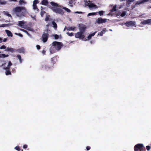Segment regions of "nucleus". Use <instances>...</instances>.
Listing matches in <instances>:
<instances>
[{"instance_id": "nucleus-16", "label": "nucleus", "mask_w": 151, "mask_h": 151, "mask_svg": "<svg viewBox=\"0 0 151 151\" xmlns=\"http://www.w3.org/2000/svg\"><path fill=\"white\" fill-rule=\"evenodd\" d=\"M125 24L126 26L129 27L132 25V22L131 21L127 22Z\"/></svg>"}, {"instance_id": "nucleus-12", "label": "nucleus", "mask_w": 151, "mask_h": 151, "mask_svg": "<svg viewBox=\"0 0 151 151\" xmlns=\"http://www.w3.org/2000/svg\"><path fill=\"white\" fill-rule=\"evenodd\" d=\"M107 31V30L106 29H103L102 31L99 32L97 35L98 36H102Z\"/></svg>"}, {"instance_id": "nucleus-58", "label": "nucleus", "mask_w": 151, "mask_h": 151, "mask_svg": "<svg viewBox=\"0 0 151 151\" xmlns=\"http://www.w3.org/2000/svg\"><path fill=\"white\" fill-rule=\"evenodd\" d=\"M32 17V18L34 20H35V17Z\"/></svg>"}, {"instance_id": "nucleus-60", "label": "nucleus", "mask_w": 151, "mask_h": 151, "mask_svg": "<svg viewBox=\"0 0 151 151\" xmlns=\"http://www.w3.org/2000/svg\"><path fill=\"white\" fill-rule=\"evenodd\" d=\"M49 25L47 24L46 25V27H47V29H48V27L49 26Z\"/></svg>"}, {"instance_id": "nucleus-1", "label": "nucleus", "mask_w": 151, "mask_h": 151, "mask_svg": "<svg viewBox=\"0 0 151 151\" xmlns=\"http://www.w3.org/2000/svg\"><path fill=\"white\" fill-rule=\"evenodd\" d=\"M63 46V44L60 42L54 41L52 44V46L50 49V52L51 53H53L56 51L59 50Z\"/></svg>"}, {"instance_id": "nucleus-24", "label": "nucleus", "mask_w": 151, "mask_h": 151, "mask_svg": "<svg viewBox=\"0 0 151 151\" xmlns=\"http://www.w3.org/2000/svg\"><path fill=\"white\" fill-rule=\"evenodd\" d=\"M19 3L20 5H23L26 4V3L24 1V0H19Z\"/></svg>"}, {"instance_id": "nucleus-55", "label": "nucleus", "mask_w": 151, "mask_h": 151, "mask_svg": "<svg viewBox=\"0 0 151 151\" xmlns=\"http://www.w3.org/2000/svg\"><path fill=\"white\" fill-rule=\"evenodd\" d=\"M69 3L70 4H71L72 3V1L71 0H70V1H69Z\"/></svg>"}, {"instance_id": "nucleus-14", "label": "nucleus", "mask_w": 151, "mask_h": 151, "mask_svg": "<svg viewBox=\"0 0 151 151\" xmlns=\"http://www.w3.org/2000/svg\"><path fill=\"white\" fill-rule=\"evenodd\" d=\"M149 0H139L137 2L136 4H139L147 2Z\"/></svg>"}, {"instance_id": "nucleus-3", "label": "nucleus", "mask_w": 151, "mask_h": 151, "mask_svg": "<svg viewBox=\"0 0 151 151\" xmlns=\"http://www.w3.org/2000/svg\"><path fill=\"white\" fill-rule=\"evenodd\" d=\"M13 10L19 17L23 16L26 12V9L24 7H17L14 8Z\"/></svg>"}, {"instance_id": "nucleus-59", "label": "nucleus", "mask_w": 151, "mask_h": 151, "mask_svg": "<svg viewBox=\"0 0 151 151\" xmlns=\"http://www.w3.org/2000/svg\"><path fill=\"white\" fill-rule=\"evenodd\" d=\"M26 29H27L28 30H31V28H28L27 29L26 28Z\"/></svg>"}, {"instance_id": "nucleus-57", "label": "nucleus", "mask_w": 151, "mask_h": 151, "mask_svg": "<svg viewBox=\"0 0 151 151\" xmlns=\"http://www.w3.org/2000/svg\"><path fill=\"white\" fill-rule=\"evenodd\" d=\"M125 23H123L122 24H120L122 26H123L124 25H125Z\"/></svg>"}, {"instance_id": "nucleus-46", "label": "nucleus", "mask_w": 151, "mask_h": 151, "mask_svg": "<svg viewBox=\"0 0 151 151\" xmlns=\"http://www.w3.org/2000/svg\"><path fill=\"white\" fill-rule=\"evenodd\" d=\"M82 13V12H74V13L76 14V13H78V14H81Z\"/></svg>"}, {"instance_id": "nucleus-17", "label": "nucleus", "mask_w": 151, "mask_h": 151, "mask_svg": "<svg viewBox=\"0 0 151 151\" xmlns=\"http://www.w3.org/2000/svg\"><path fill=\"white\" fill-rule=\"evenodd\" d=\"M48 3V0H43L41 4L44 5H47Z\"/></svg>"}, {"instance_id": "nucleus-47", "label": "nucleus", "mask_w": 151, "mask_h": 151, "mask_svg": "<svg viewBox=\"0 0 151 151\" xmlns=\"http://www.w3.org/2000/svg\"><path fill=\"white\" fill-rule=\"evenodd\" d=\"M36 47L37 49L39 50L40 49V46L39 45H37L36 46Z\"/></svg>"}, {"instance_id": "nucleus-19", "label": "nucleus", "mask_w": 151, "mask_h": 151, "mask_svg": "<svg viewBox=\"0 0 151 151\" xmlns=\"http://www.w3.org/2000/svg\"><path fill=\"white\" fill-rule=\"evenodd\" d=\"M9 56L8 55H5L1 53V52H0V58H4L5 57H8Z\"/></svg>"}, {"instance_id": "nucleus-18", "label": "nucleus", "mask_w": 151, "mask_h": 151, "mask_svg": "<svg viewBox=\"0 0 151 151\" xmlns=\"http://www.w3.org/2000/svg\"><path fill=\"white\" fill-rule=\"evenodd\" d=\"M17 51L19 53H24V50L23 48L18 49Z\"/></svg>"}, {"instance_id": "nucleus-7", "label": "nucleus", "mask_w": 151, "mask_h": 151, "mask_svg": "<svg viewBox=\"0 0 151 151\" xmlns=\"http://www.w3.org/2000/svg\"><path fill=\"white\" fill-rule=\"evenodd\" d=\"M48 34L47 32H44L42 36V40L43 42H46L48 39Z\"/></svg>"}, {"instance_id": "nucleus-23", "label": "nucleus", "mask_w": 151, "mask_h": 151, "mask_svg": "<svg viewBox=\"0 0 151 151\" xmlns=\"http://www.w3.org/2000/svg\"><path fill=\"white\" fill-rule=\"evenodd\" d=\"M96 32H95L93 33L92 34L90 35L87 37L88 40H89L90 39H91L92 37L95 34Z\"/></svg>"}, {"instance_id": "nucleus-9", "label": "nucleus", "mask_w": 151, "mask_h": 151, "mask_svg": "<svg viewBox=\"0 0 151 151\" xmlns=\"http://www.w3.org/2000/svg\"><path fill=\"white\" fill-rule=\"evenodd\" d=\"M86 5L88 6L89 8L95 7L96 5L93 4L90 1H88L85 3Z\"/></svg>"}, {"instance_id": "nucleus-29", "label": "nucleus", "mask_w": 151, "mask_h": 151, "mask_svg": "<svg viewBox=\"0 0 151 151\" xmlns=\"http://www.w3.org/2000/svg\"><path fill=\"white\" fill-rule=\"evenodd\" d=\"M8 24H0V27H7L8 26Z\"/></svg>"}, {"instance_id": "nucleus-4", "label": "nucleus", "mask_w": 151, "mask_h": 151, "mask_svg": "<svg viewBox=\"0 0 151 151\" xmlns=\"http://www.w3.org/2000/svg\"><path fill=\"white\" fill-rule=\"evenodd\" d=\"M6 64V63H4L1 65H0V67H2L4 70H6L5 72L6 75H7L11 74V72L9 70L10 67L12 65V63L10 61H9L7 67H6L5 65Z\"/></svg>"}, {"instance_id": "nucleus-35", "label": "nucleus", "mask_w": 151, "mask_h": 151, "mask_svg": "<svg viewBox=\"0 0 151 151\" xmlns=\"http://www.w3.org/2000/svg\"><path fill=\"white\" fill-rule=\"evenodd\" d=\"M104 12L102 11H99L98 12L100 16L103 15V14Z\"/></svg>"}, {"instance_id": "nucleus-27", "label": "nucleus", "mask_w": 151, "mask_h": 151, "mask_svg": "<svg viewBox=\"0 0 151 151\" xmlns=\"http://www.w3.org/2000/svg\"><path fill=\"white\" fill-rule=\"evenodd\" d=\"M52 24L53 27L55 29H56L57 28V25L56 23L55 22L53 21L52 22Z\"/></svg>"}, {"instance_id": "nucleus-41", "label": "nucleus", "mask_w": 151, "mask_h": 151, "mask_svg": "<svg viewBox=\"0 0 151 151\" xmlns=\"http://www.w3.org/2000/svg\"><path fill=\"white\" fill-rule=\"evenodd\" d=\"M6 48V47L4 45H2L0 48V49H5Z\"/></svg>"}, {"instance_id": "nucleus-56", "label": "nucleus", "mask_w": 151, "mask_h": 151, "mask_svg": "<svg viewBox=\"0 0 151 151\" xmlns=\"http://www.w3.org/2000/svg\"><path fill=\"white\" fill-rule=\"evenodd\" d=\"M116 16H118V15H119V14H118V12H116Z\"/></svg>"}, {"instance_id": "nucleus-44", "label": "nucleus", "mask_w": 151, "mask_h": 151, "mask_svg": "<svg viewBox=\"0 0 151 151\" xmlns=\"http://www.w3.org/2000/svg\"><path fill=\"white\" fill-rule=\"evenodd\" d=\"M15 149L18 151H19L20 150L19 147L18 146L16 147H15Z\"/></svg>"}, {"instance_id": "nucleus-5", "label": "nucleus", "mask_w": 151, "mask_h": 151, "mask_svg": "<svg viewBox=\"0 0 151 151\" xmlns=\"http://www.w3.org/2000/svg\"><path fill=\"white\" fill-rule=\"evenodd\" d=\"M134 151H145L146 149L143 145L142 144H138L134 147Z\"/></svg>"}, {"instance_id": "nucleus-28", "label": "nucleus", "mask_w": 151, "mask_h": 151, "mask_svg": "<svg viewBox=\"0 0 151 151\" xmlns=\"http://www.w3.org/2000/svg\"><path fill=\"white\" fill-rule=\"evenodd\" d=\"M126 1L128 4H130L132 1V0H120L121 1Z\"/></svg>"}, {"instance_id": "nucleus-62", "label": "nucleus", "mask_w": 151, "mask_h": 151, "mask_svg": "<svg viewBox=\"0 0 151 151\" xmlns=\"http://www.w3.org/2000/svg\"><path fill=\"white\" fill-rule=\"evenodd\" d=\"M73 42V41H71L70 43H72Z\"/></svg>"}, {"instance_id": "nucleus-39", "label": "nucleus", "mask_w": 151, "mask_h": 151, "mask_svg": "<svg viewBox=\"0 0 151 151\" xmlns=\"http://www.w3.org/2000/svg\"><path fill=\"white\" fill-rule=\"evenodd\" d=\"M33 9L34 10L37 9V11H38L37 10V6H36V5H34L33 4Z\"/></svg>"}, {"instance_id": "nucleus-21", "label": "nucleus", "mask_w": 151, "mask_h": 151, "mask_svg": "<svg viewBox=\"0 0 151 151\" xmlns=\"http://www.w3.org/2000/svg\"><path fill=\"white\" fill-rule=\"evenodd\" d=\"M76 28L75 27H68L67 30L69 31H74Z\"/></svg>"}, {"instance_id": "nucleus-6", "label": "nucleus", "mask_w": 151, "mask_h": 151, "mask_svg": "<svg viewBox=\"0 0 151 151\" xmlns=\"http://www.w3.org/2000/svg\"><path fill=\"white\" fill-rule=\"evenodd\" d=\"M75 37L77 38H79L83 41H86L87 39L85 37V36L83 35V33L79 32L75 34Z\"/></svg>"}, {"instance_id": "nucleus-26", "label": "nucleus", "mask_w": 151, "mask_h": 151, "mask_svg": "<svg viewBox=\"0 0 151 151\" xmlns=\"http://www.w3.org/2000/svg\"><path fill=\"white\" fill-rule=\"evenodd\" d=\"M62 9H64L67 12L70 13L71 12V11L70 9H68L66 7H62Z\"/></svg>"}, {"instance_id": "nucleus-31", "label": "nucleus", "mask_w": 151, "mask_h": 151, "mask_svg": "<svg viewBox=\"0 0 151 151\" xmlns=\"http://www.w3.org/2000/svg\"><path fill=\"white\" fill-rule=\"evenodd\" d=\"M95 14H96L95 12L89 13L88 14L87 16H90L94 15H95Z\"/></svg>"}, {"instance_id": "nucleus-48", "label": "nucleus", "mask_w": 151, "mask_h": 151, "mask_svg": "<svg viewBox=\"0 0 151 151\" xmlns=\"http://www.w3.org/2000/svg\"><path fill=\"white\" fill-rule=\"evenodd\" d=\"M86 148L87 150H88L90 149V147L89 146H87L86 147Z\"/></svg>"}, {"instance_id": "nucleus-32", "label": "nucleus", "mask_w": 151, "mask_h": 151, "mask_svg": "<svg viewBox=\"0 0 151 151\" xmlns=\"http://www.w3.org/2000/svg\"><path fill=\"white\" fill-rule=\"evenodd\" d=\"M20 30L23 32H24L26 33L27 35H29V34L28 33V32L26 30H25L24 29H20Z\"/></svg>"}, {"instance_id": "nucleus-42", "label": "nucleus", "mask_w": 151, "mask_h": 151, "mask_svg": "<svg viewBox=\"0 0 151 151\" xmlns=\"http://www.w3.org/2000/svg\"><path fill=\"white\" fill-rule=\"evenodd\" d=\"M45 13V12L44 11H42V10L41 11V12L40 14H41V15L42 17L43 16V15Z\"/></svg>"}, {"instance_id": "nucleus-45", "label": "nucleus", "mask_w": 151, "mask_h": 151, "mask_svg": "<svg viewBox=\"0 0 151 151\" xmlns=\"http://www.w3.org/2000/svg\"><path fill=\"white\" fill-rule=\"evenodd\" d=\"M146 149L148 151L150 149V147L149 146H146Z\"/></svg>"}, {"instance_id": "nucleus-51", "label": "nucleus", "mask_w": 151, "mask_h": 151, "mask_svg": "<svg viewBox=\"0 0 151 151\" xmlns=\"http://www.w3.org/2000/svg\"><path fill=\"white\" fill-rule=\"evenodd\" d=\"M133 23L132 24H133L132 25H133V26H134L135 25V22H133V23Z\"/></svg>"}, {"instance_id": "nucleus-40", "label": "nucleus", "mask_w": 151, "mask_h": 151, "mask_svg": "<svg viewBox=\"0 0 151 151\" xmlns=\"http://www.w3.org/2000/svg\"><path fill=\"white\" fill-rule=\"evenodd\" d=\"M126 15V13L124 12H123L121 14V17H123Z\"/></svg>"}, {"instance_id": "nucleus-36", "label": "nucleus", "mask_w": 151, "mask_h": 151, "mask_svg": "<svg viewBox=\"0 0 151 151\" xmlns=\"http://www.w3.org/2000/svg\"><path fill=\"white\" fill-rule=\"evenodd\" d=\"M67 34L68 36H72L73 35V33H69L68 32L67 33Z\"/></svg>"}, {"instance_id": "nucleus-8", "label": "nucleus", "mask_w": 151, "mask_h": 151, "mask_svg": "<svg viewBox=\"0 0 151 151\" xmlns=\"http://www.w3.org/2000/svg\"><path fill=\"white\" fill-rule=\"evenodd\" d=\"M107 19H103L101 18H98L96 20V22L99 24L102 23H105L106 22Z\"/></svg>"}, {"instance_id": "nucleus-22", "label": "nucleus", "mask_w": 151, "mask_h": 151, "mask_svg": "<svg viewBox=\"0 0 151 151\" xmlns=\"http://www.w3.org/2000/svg\"><path fill=\"white\" fill-rule=\"evenodd\" d=\"M17 57L19 60L20 63H22V59L21 55H18L17 56Z\"/></svg>"}, {"instance_id": "nucleus-37", "label": "nucleus", "mask_w": 151, "mask_h": 151, "mask_svg": "<svg viewBox=\"0 0 151 151\" xmlns=\"http://www.w3.org/2000/svg\"><path fill=\"white\" fill-rule=\"evenodd\" d=\"M116 10V6H113L112 9L111 10V12H114Z\"/></svg>"}, {"instance_id": "nucleus-49", "label": "nucleus", "mask_w": 151, "mask_h": 151, "mask_svg": "<svg viewBox=\"0 0 151 151\" xmlns=\"http://www.w3.org/2000/svg\"><path fill=\"white\" fill-rule=\"evenodd\" d=\"M27 147V145H24L23 146V148H26Z\"/></svg>"}, {"instance_id": "nucleus-53", "label": "nucleus", "mask_w": 151, "mask_h": 151, "mask_svg": "<svg viewBox=\"0 0 151 151\" xmlns=\"http://www.w3.org/2000/svg\"><path fill=\"white\" fill-rule=\"evenodd\" d=\"M2 39L0 37V43H1L2 42Z\"/></svg>"}, {"instance_id": "nucleus-52", "label": "nucleus", "mask_w": 151, "mask_h": 151, "mask_svg": "<svg viewBox=\"0 0 151 151\" xmlns=\"http://www.w3.org/2000/svg\"><path fill=\"white\" fill-rule=\"evenodd\" d=\"M45 52V50H43L42 52V53H43V54H44Z\"/></svg>"}, {"instance_id": "nucleus-15", "label": "nucleus", "mask_w": 151, "mask_h": 151, "mask_svg": "<svg viewBox=\"0 0 151 151\" xmlns=\"http://www.w3.org/2000/svg\"><path fill=\"white\" fill-rule=\"evenodd\" d=\"M5 31L8 36L11 37H12V34L10 31L7 30H6Z\"/></svg>"}, {"instance_id": "nucleus-20", "label": "nucleus", "mask_w": 151, "mask_h": 151, "mask_svg": "<svg viewBox=\"0 0 151 151\" xmlns=\"http://www.w3.org/2000/svg\"><path fill=\"white\" fill-rule=\"evenodd\" d=\"M5 51H10L11 52H13L14 51V50L13 48H12L7 47L5 50Z\"/></svg>"}, {"instance_id": "nucleus-34", "label": "nucleus", "mask_w": 151, "mask_h": 151, "mask_svg": "<svg viewBox=\"0 0 151 151\" xmlns=\"http://www.w3.org/2000/svg\"><path fill=\"white\" fill-rule=\"evenodd\" d=\"M52 36L54 37L56 39H58L59 37L58 35H52Z\"/></svg>"}, {"instance_id": "nucleus-38", "label": "nucleus", "mask_w": 151, "mask_h": 151, "mask_svg": "<svg viewBox=\"0 0 151 151\" xmlns=\"http://www.w3.org/2000/svg\"><path fill=\"white\" fill-rule=\"evenodd\" d=\"M15 34L16 35H18L21 37H23L22 35L20 33H15Z\"/></svg>"}, {"instance_id": "nucleus-63", "label": "nucleus", "mask_w": 151, "mask_h": 151, "mask_svg": "<svg viewBox=\"0 0 151 151\" xmlns=\"http://www.w3.org/2000/svg\"><path fill=\"white\" fill-rule=\"evenodd\" d=\"M134 0H132L133 1Z\"/></svg>"}, {"instance_id": "nucleus-11", "label": "nucleus", "mask_w": 151, "mask_h": 151, "mask_svg": "<svg viewBox=\"0 0 151 151\" xmlns=\"http://www.w3.org/2000/svg\"><path fill=\"white\" fill-rule=\"evenodd\" d=\"M151 22V19H148L144 20L141 22V24H146L150 23Z\"/></svg>"}, {"instance_id": "nucleus-13", "label": "nucleus", "mask_w": 151, "mask_h": 151, "mask_svg": "<svg viewBox=\"0 0 151 151\" xmlns=\"http://www.w3.org/2000/svg\"><path fill=\"white\" fill-rule=\"evenodd\" d=\"M85 29V26L83 25H81V26H80L79 28L80 32H81L83 33L84 32Z\"/></svg>"}, {"instance_id": "nucleus-50", "label": "nucleus", "mask_w": 151, "mask_h": 151, "mask_svg": "<svg viewBox=\"0 0 151 151\" xmlns=\"http://www.w3.org/2000/svg\"><path fill=\"white\" fill-rule=\"evenodd\" d=\"M7 40V38H4L3 40V41L4 42H5Z\"/></svg>"}, {"instance_id": "nucleus-25", "label": "nucleus", "mask_w": 151, "mask_h": 151, "mask_svg": "<svg viewBox=\"0 0 151 151\" xmlns=\"http://www.w3.org/2000/svg\"><path fill=\"white\" fill-rule=\"evenodd\" d=\"M7 1L5 0H0V5H5Z\"/></svg>"}, {"instance_id": "nucleus-54", "label": "nucleus", "mask_w": 151, "mask_h": 151, "mask_svg": "<svg viewBox=\"0 0 151 151\" xmlns=\"http://www.w3.org/2000/svg\"><path fill=\"white\" fill-rule=\"evenodd\" d=\"M67 28H68V27H65L64 30H63V31H64L66 29H67Z\"/></svg>"}, {"instance_id": "nucleus-2", "label": "nucleus", "mask_w": 151, "mask_h": 151, "mask_svg": "<svg viewBox=\"0 0 151 151\" xmlns=\"http://www.w3.org/2000/svg\"><path fill=\"white\" fill-rule=\"evenodd\" d=\"M51 5V9L52 10L55 12L60 14L61 15H63L64 12L59 7L61 6L60 5L54 2H50Z\"/></svg>"}, {"instance_id": "nucleus-30", "label": "nucleus", "mask_w": 151, "mask_h": 151, "mask_svg": "<svg viewBox=\"0 0 151 151\" xmlns=\"http://www.w3.org/2000/svg\"><path fill=\"white\" fill-rule=\"evenodd\" d=\"M39 2L38 0H35L33 2V5H36V4Z\"/></svg>"}, {"instance_id": "nucleus-33", "label": "nucleus", "mask_w": 151, "mask_h": 151, "mask_svg": "<svg viewBox=\"0 0 151 151\" xmlns=\"http://www.w3.org/2000/svg\"><path fill=\"white\" fill-rule=\"evenodd\" d=\"M5 14L9 17L12 18V16L11 14H9L7 12H5Z\"/></svg>"}, {"instance_id": "nucleus-10", "label": "nucleus", "mask_w": 151, "mask_h": 151, "mask_svg": "<svg viewBox=\"0 0 151 151\" xmlns=\"http://www.w3.org/2000/svg\"><path fill=\"white\" fill-rule=\"evenodd\" d=\"M25 23L26 22H25L23 21H19L18 22V25L19 26L22 28L24 29H26V28L25 27L24 25V24H25Z\"/></svg>"}, {"instance_id": "nucleus-61", "label": "nucleus", "mask_w": 151, "mask_h": 151, "mask_svg": "<svg viewBox=\"0 0 151 151\" xmlns=\"http://www.w3.org/2000/svg\"><path fill=\"white\" fill-rule=\"evenodd\" d=\"M109 30H110V31H112V29H109Z\"/></svg>"}, {"instance_id": "nucleus-43", "label": "nucleus", "mask_w": 151, "mask_h": 151, "mask_svg": "<svg viewBox=\"0 0 151 151\" xmlns=\"http://www.w3.org/2000/svg\"><path fill=\"white\" fill-rule=\"evenodd\" d=\"M49 16H47L46 18L45 19V21H48L49 20Z\"/></svg>"}]
</instances>
